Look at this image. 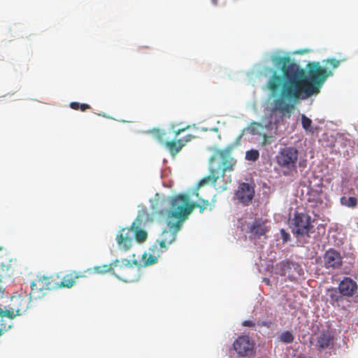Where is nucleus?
I'll use <instances>...</instances> for the list:
<instances>
[{"instance_id":"obj_1","label":"nucleus","mask_w":358,"mask_h":358,"mask_svg":"<svg viewBox=\"0 0 358 358\" xmlns=\"http://www.w3.org/2000/svg\"><path fill=\"white\" fill-rule=\"evenodd\" d=\"M273 62L280 65L282 75L270 68L271 73L266 83V87L272 94L280 92L279 96L273 101L271 118H275V131L277 134L278 124L283 122L284 118H289L296 101L306 99L319 93L320 88L331 71L322 67L318 62L307 65L308 76L305 71L288 57H275Z\"/></svg>"},{"instance_id":"obj_2","label":"nucleus","mask_w":358,"mask_h":358,"mask_svg":"<svg viewBox=\"0 0 358 358\" xmlns=\"http://www.w3.org/2000/svg\"><path fill=\"white\" fill-rule=\"evenodd\" d=\"M236 162L237 161L232 157L229 148L216 150L210 159V168L209 174L199 181L194 192L195 196L201 201V203L191 202L189 195L185 194L169 197L162 201L164 203L167 202L169 206H173L178 213V214L185 220L188 218L189 215L196 208H199L200 212L203 213L210 205V203L208 199H203L199 196V188L205 185L211 184L216 189L226 190L227 189V184L231 182V179L222 184L219 181L221 178H224L226 172L234 170Z\"/></svg>"},{"instance_id":"obj_3","label":"nucleus","mask_w":358,"mask_h":358,"mask_svg":"<svg viewBox=\"0 0 358 358\" xmlns=\"http://www.w3.org/2000/svg\"><path fill=\"white\" fill-rule=\"evenodd\" d=\"M11 301L10 309L3 310L0 307V336L11 327V324L3 323L4 317L13 320L17 315L24 313L29 308L30 298L27 296H16L11 298Z\"/></svg>"},{"instance_id":"obj_4","label":"nucleus","mask_w":358,"mask_h":358,"mask_svg":"<svg viewBox=\"0 0 358 358\" xmlns=\"http://www.w3.org/2000/svg\"><path fill=\"white\" fill-rule=\"evenodd\" d=\"M157 213L166 219V224L169 228L163 231L160 238L170 240V244H171L175 241L176 235L185 220L178 214V213L171 206H170L169 208L159 210Z\"/></svg>"},{"instance_id":"obj_5","label":"nucleus","mask_w":358,"mask_h":358,"mask_svg":"<svg viewBox=\"0 0 358 358\" xmlns=\"http://www.w3.org/2000/svg\"><path fill=\"white\" fill-rule=\"evenodd\" d=\"M232 348L239 357L250 358L255 354V343L247 335L238 336L234 340Z\"/></svg>"},{"instance_id":"obj_6","label":"nucleus","mask_w":358,"mask_h":358,"mask_svg":"<svg viewBox=\"0 0 358 358\" xmlns=\"http://www.w3.org/2000/svg\"><path fill=\"white\" fill-rule=\"evenodd\" d=\"M299 151L294 147H285L278 152L276 156L278 164L282 168L294 169L296 166Z\"/></svg>"},{"instance_id":"obj_7","label":"nucleus","mask_w":358,"mask_h":358,"mask_svg":"<svg viewBox=\"0 0 358 358\" xmlns=\"http://www.w3.org/2000/svg\"><path fill=\"white\" fill-rule=\"evenodd\" d=\"M59 275L37 277L36 280L31 283V294H36L38 292L45 289L52 290L59 289Z\"/></svg>"},{"instance_id":"obj_8","label":"nucleus","mask_w":358,"mask_h":358,"mask_svg":"<svg viewBox=\"0 0 358 358\" xmlns=\"http://www.w3.org/2000/svg\"><path fill=\"white\" fill-rule=\"evenodd\" d=\"M310 216L304 213H296L294 217L293 233L297 236L308 235L313 226Z\"/></svg>"},{"instance_id":"obj_9","label":"nucleus","mask_w":358,"mask_h":358,"mask_svg":"<svg viewBox=\"0 0 358 358\" xmlns=\"http://www.w3.org/2000/svg\"><path fill=\"white\" fill-rule=\"evenodd\" d=\"M280 275L287 276L290 280H294L303 273L302 268L297 263L291 261H282L276 265Z\"/></svg>"},{"instance_id":"obj_10","label":"nucleus","mask_w":358,"mask_h":358,"mask_svg":"<svg viewBox=\"0 0 358 358\" xmlns=\"http://www.w3.org/2000/svg\"><path fill=\"white\" fill-rule=\"evenodd\" d=\"M134 224L129 227L122 228L116 234V241L119 248L124 251H128L134 244Z\"/></svg>"},{"instance_id":"obj_11","label":"nucleus","mask_w":358,"mask_h":358,"mask_svg":"<svg viewBox=\"0 0 358 358\" xmlns=\"http://www.w3.org/2000/svg\"><path fill=\"white\" fill-rule=\"evenodd\" d=\"M323 266L329 271L340 269L343 265V257L334 249L327 250L323 255Z\"/></svg>"},{"instance_id":"obj_12","label":"nucleus","mask_w":358,"mask_h":358,"mask_svg":"<svg viewBox=\"0 0 358 358\" xmlns=\"http://www.w3.org/2000/svg\"><path fill=\"white\" fill-rule=\"evenodd\" d=\"M254 195V187L246 182L241 183L235 194L236 199L245 205H248L253 199Z\"/></svg>"},{"instance_id":"obj_13","label":"nucleus","mask_w":358,"mask_h":358,"mask_svg":"<svg viewBox=\"0 0 358 358\" xmlns=\"http://www.w3.org/2000/svg\"><path fill=\"white\" fill-rule=\"evenodd\" d=\"M196 136L192 134H187L182 138L175 140L166 141L164 143L165 147L169 150L172 156L176 155L182 148L192 139L195 138Z\"/></svg>"},{"instance_id":"obj_14","label":"nucleus","mask_w":358,"mask_h":358,"mask_svg":"<svg viewBox=\"0 0 358 358\" xmlns=\"http://www.w3.org/2000/svg\"><path fill=\"white\" fill-rule=\"evenodd\" d=\"M85 277H87L85 271L83 272L73 271L65 274L62 278H59V288H71L76 284L77 279Z\"/></svg>"},{"instance_id":"obj_15","label":"nucleus","mask_w":358,"mask_h":358,"mask_svg":"<svg viewBox=\"0 0 358 358\" xmlns=\"http://www.w3.org/2000/svg\"><path fill=\"white\" fill-rule=\"evenodd\" d=\"M307 201L312 208H317L323 203L322 186L317 188L309 187L307 192Z\"/></svg>"},{"instance_id":"obj_16","label":"nucleus","mask_w":358,"mask_h":358,"mask_svg":"<svg viewBox=\"0 0 358 358\" xmlns=\"http://www.w3.org/2000/svg\"><path fill=\"white\" fill-rule=\"evenodd\" d=\"M338 289L343 296H352L357 290V284L350 278L345 277L339 283Z\"/></svg>"},{"instance_id":"obj_17","label":"nucleus","mask_w":358,"mask_h":358,"mask_svg":"<svg viewBox=\"0 0 358 358\" xmlns=\"http://www.w3.org/2000/svg\"><path fill=\"white\" fill-rule=\"evenodd\" d=\"M160 255L161 251L159 249L158 245H155L150 247L148 249V251L144 252L142 255L141 262L143 265L147 266L157 263Z\"/></svg>"},{"instance_id":"obj_18","label":"nucleus","mask_w":358,"mask_h":358,"mask_svg":"<svg viewBox=\"0 0 358 358\" xmlns=\"http://www.w3.org/2000/svg\"><path fill=\"white\" fill-rule=\"evenodd\" d=\"M333 336L329 332H321L319 334L315 341V346L320 351L329 348L333 345Z\"/></svg>"},{"instance_id":"obj_19","label":"nucleus","mask_w":358,"mask_h":358,"mask_svg":"<svg viewBox=\"0 0 358 358\" xmlns=\"http://www.w3.org/2000/svg\"><path fill=\"white\" fill-rule=\"evenodd\" d=\"M122 267V265L120 266V262L118 259H115L111 263L108 264H103L101 266H96L93 268H90L85 270L86 274H92L94 273H98V274H104L108 272H110L114 269V268L117 266Z\"/></svg>"},{"instance_id":"obj_20","label":"nucleus","mask_w":358,"mask_h":358,"mask_svg":"<svg viewBox=\"0 0 358 358\" xmlns=\"http://www.w3.org/2000/svg\"><path fill=\"white\" fill-rule=\"evenodd\" d=\"M269 229L265 225L264 221L257 220H255L251 225L250 232L255 237L259 238L264 236Z\"/></svg>"},{"instance_id":"obj_21","label":"nucleus","mask_w":358,"mask_h":358,"mask_svg":"<svg viewBox=\"0 0 358 358\" xmlns=\"http://www.w3.org/2000/svg\"><path fill=\"white\" fill-rule=\"evenodd\" d=\"M141 220L137 217L131 224H134V241L135 240L138 243H143L145 242L148 238V233L141 229Z\"/></svg>"},{"instance_id":"obj_22","label":"nucleus","mask_w":358,"mask_h":358,"mask_svg":"<svg viewBox=\"0 0 358 358\" xmlns=\"http://www.w3.org/2000/svg\"><path fill=\"white\" fill-rule=\"evenodd\" d=\"M327 296L329 298L330 303L333 306H339V302L343 300V295L341 291L334 287L328 289Z\"/></svg>"},{"instance_id":"obj_23","label":"nucleus","mask_w":358,"mask_h":358,"mask_svg":"<svg viewBox=\"0 0 358 358\" xmlns=\"http://www.w3.org/2000/svg\"><path fill=\"white\" fill-rule=\"evenodd\" d=\"M341 203L343 206H347L349 208H355L357 205V198H355L354 196H350V197L342 196L341 198Z\"/></svg>"},{"instance_id":"obj_24","label":"nucleus","mask_w":358,"mask_h":358,"mask_svg":"<svg viewBox=\"0 0 358 358\" xmlns=\"http://www.w3.org/2000/svg\"><path fill=\"white\" fill-rule=\"evenodd\" d=\"M154 137L162 144H164L166 141V132L159 129H154L152 131Z\"/></svg>"},{"instance_id":"obj_25","label":"nucleus","mask_w":358,"mask_h":358,"mask_svg":"<svg viewBox=\"0 0 358 358\" xmlns=\"http://www.w3.org/2000/svg\"><path fill=\"white\" fill-rule=\"evenodd\" d=\"M280 341L283 343H291L294 339V336L289 331L282 332L279 336Z\"/></svg>"},{"instance_id":"obj_26","label":"nucleus","mask_w":358,"mask_h":358,"mask_svg":"<svg viewBox=\"0 0 358 358\" xmlns=\"http://www.w3.org/2000/svg\"><path fill=\"white\" fill-rule=\"evenodd\" d=\"M8 267L4 264L0 265V298H2L4 293V288L3 287L1 283L2 280L5 275H7Z\"/></svg>"},{"instance_id":"obj_27","label":"nucleus","mask_w":358,"mask_h":358,"mask_svg":"<svg viewBox=\"0 0 358 358\" xmlns=\"http://www.w3.org/2000/svg\"><path fill=\"white\" fill-rule=\"evenodd\" d=\"M259 157V153L257 150H250L245 153V159L248 161L255 162Z\"/></svg>"},{"instance_id":"obj_28","label":"nucleus","mask_w":358,"mask_h":358,"mask_svg":"<svg viewBox=\"0 0 358 358\" xmlns=\"http://www.w3.org/2000/svg\"><path fill=\"white\" fill-rule=\"evenodd\" d=\"M70 107L73 110H80L82 111H85L87 109L90 108V106L87 103H80L78 102H71L70 103Z\"/></svg>"},{"instance_id":"obj_29","label":"nucleus","mask_w":358,"mask_h":358,"mask_svg":"<svg viewBox=\"0 0 358 358\" xmlns=\"http://www.w3.org/2000/svg\"><path fill=\"white\" fill-rule=\"evenodd\" d=\"M344 61H345V59H343L342 60H338L335 58H331V59H327V60L324 61V62L326 64L329 65V66L331 67L333 69H335L339 66L341 62H344Z\"/></svg>"},{"instance_id":"obj_30","label":"nucleus","mask_w":358,"mask_h":358,"mask_svg":"<svg viewBox=\"0 0 358 358\" xmlns=\"http://www.w3.org/2000/svg\"><path fill=\"white\" fill-rule=\"evenodd\" d=\"M301 124H302V127L308 131V130H310V127H311V124H312V120L306 117L305 115H301Z\"/></svg>"},{"instance_id":"obj_31","label":"nucleus","mask_w":358,"mask_h":358,"mask_svg":"<svg viewBox=\"0 0 358 358\" xmlns=\"http://www.w3.org/2000/svg\"><path fill=\"white\" fill-rule=\"evenodd\" d=\"M262 128V125L259 122H252L250 126V133L253 135L259 134V129Z\"/></svg>"},{"instance_id":"obj_32","label":"nucleus","mask_w":358,"mask_h":358,"mask_svg":"<svg viewBox=\"0 0 358 358\" xmlns=\"http://www.w3.org/2000/svg\"><path fill=\"white\" fill-rule=\"evenodd\" d=\"M158 242L159 245V249L160 250L161 253L163 252L162 250L166 249L169 245H171L170 240H166L161 238L158 240Z\"/></svg>"},{"instance_id":"obj_33","label":"nucleus","mask_w":358,"mask_h":358,"mask_svg":"<svg viewBox=\"0 0 358 358\" xmlns=\"http://www.w3.org/2000/svg\"><path fill=\"white\" fill-rule=\"evenodd\" d=\"M280 234L283 242H287L290 240L289 234L284 229H280Z\"/></svg>"},{"instance_id":"obj_34","label":"nucleus","mask_w":358,"mask_h":358,"mask_svg":"<svg viewBox=\"0 0 358 358\" xmlns=\"http://www.w3.org/2000/svg\"><path fill=\"white\" fill-rule=\"evenodd\" d=\"M242 326L254 328L255 327V322L252 320H245L242 322Z\"/></svg>"},{"instance_id":"obj_35","label":"nucleus","mask_w":358,"mask_h":358,"mask_svg":"<svg viewBox=\"0 0 358 358\" xmlns=\"http://www.w3.org/2000/svg\"><path fill=\"white\" fill-rule=\"evenodd\" d=\"M190 127L189 125H187V127H183V128H180V129H176L174 131V134H175V137H177L178 136H179L181 133H183L184 131H185L187 129H188Z\"/></svg>"},{"instance_id":"obj_36","label":"nucleus","mask_w":358,"mask_h":358,"mask_svg":"<svg viewBox=\"0 0 358 358\" xmlns=\"http://www.w3.org/2000/svg\"><path fill=\"white\" fill-rule=\"evenodd\" d=\"M122 264H124V266L127 269H130L131 268V264H130V262L129 260H127V259L123 260Z\"/></svg>"},{"instance_id":"obj_37","label":"nucleus","mask_w":358,"mask_h":358,"mask_svg":"<svg viewBox=\"0 0 358 358\" xmlns=\"http://www.w3.org/2000/svg\"><path fill=\"white\" fill-rule=\"evenodd\" d=\"M257 325L259 326V327H269V324H268V322H261V321H259V322H257Z\"/></svg>"},{"instance_id":"obj_38","label":"nucleus","mask_w":358,"mask_h":358,"mask_svg":"<svg viewBox=\"0 0 358 358\" xmlns=\"http://www.w3.org/2000/svg\"><path fill=\"white\" fill-rule=\"evenodd\" d=\"M124 280L127 281V282H131V281H134V279H130L129 278H126Z\"/></svg>"},{"instance_id":"obj_39","label":"nucleus","mask_w":358,"mask_h":358,"mask_svg":"<svg viewBox=\"0 0 358 358\" xmlns=\"http://www.w3.org/2000/svg\"><path fill=\"white\" fill-rule=\"evenodd\" d=\"M212 1H213V3H214L215 5H216V4H217V0H212Z\"/></svg>"},{"instance_id":"obj_40","label":"nucleus","mask_w":358,"mask_h":358,"mask_svg":"<svg viewBox=\"0 0 358 358\" xmlns=\"http://www.w3.org/2000/svg\"><path fill=\"white\" fill-rule=\"evenodd\" d=\"M264 136V140H266V138H267V136H266V134H264V136Z\"/></svg>"},{"instance_id":"obj_41","label":"nucleus","mask_w":358,"mask_h":358,"mask_svg":"<svg viewBox=\"0 0 358 358\" xmlns=\"http://www.w3.org/2000/svg\"><path fill=\"white\" fill-rule=\"evenodd\" d=\"M299 358H306V357H299Z\"/></svg>"}]
</instances>
